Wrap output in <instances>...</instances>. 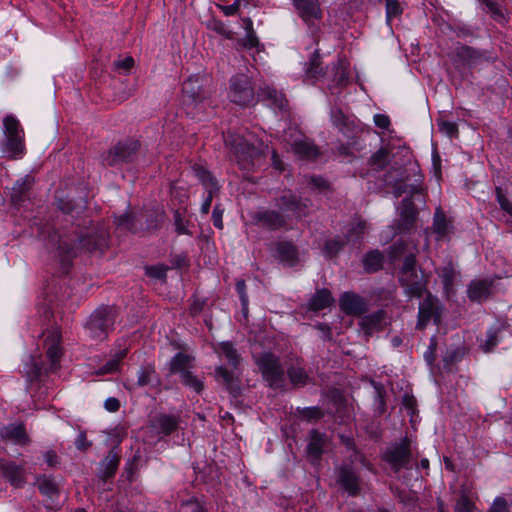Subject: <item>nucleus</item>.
Here are the masks:
<instances>
[{"instance_id": "1", "label": "nucleus", "mask_w": 512, "mask_h": 512, "mask_svg": "<svg viewBox=\"0 0 512 512\" xmlns=\"http://www.w3.org/2000/svg\"><path fill=\"white\" fill-rule=\"evenodd\" d=\"M275 206L280 212L262 209L253 213V223L263 229L276 231L288 227L292 218L299 220L308 212L307 204L299 201L291 192H285L277 198Z\"/></svg>"}, {"instance_id": "2", "label": "nucleus", "mask_w": 512, "mask_h": 512, "mask_svg": "<svg viewBox=\"0 0 512 512\" xmlns=\"http://www.w3.org/2000/svg\"><path fill=\"white\" fill-rule=\"evenodd\" d=\"M68 240L60 238L58 252L63 272H67L72 259L79 251L100 252L101 254L108 246V233L106 230L92 229L85 235L80 234L76 238Z\"/></svg>"}, {"instance_id": "3", "label": "nucleus", "mask_w": 512, "mask_h": 512, "mask_svg": "<svg viewBox=\"0 0 512 512\" xmlns=\"http://www.w3.org/2000/svg\"><path fill=\"white\" fill-rule=\"evenodd\" d=\"M118 311L114 306H101L89 317L85 324L87 336L94 341H104L114 329Z\"/></svg>"}, {"instance_id": "4", "label": "nucleus", "mask_w": 512, "mask_h": 512, "mask_svg": "<svg viewBox=\"0 0 512 512\" xmlns=\"http://www.w3.org/2000/svg\"><path fill=\"white\" fill-rule=\"evenodd\" d=\"M201 80L198 75H192L182 85V104L186 114L192 118L200 119V114L209 105Z\"/></svg>"}, {"instance_id": "5", "label": "nucleus", "mask_w": 512, "mask_h": 512, "mask_svg": "<svg viewBox=\"0 0 512 512\" xmlns=\"http://www.w3.org/2000/svg\"><path fill=\"white\" fill-rule=\"evenodd\" d=\"M226 145L237 162L239 168L250 171L255 163L262 157V151L254 142L241 135H229L225 139Z\"/></svg>"}, {"instance_id": "6", "label": "nucleus", "mask_w": 512, "mask_h": 512, "mask_svg": "<svg viewBox=\"0 0 512 512\" xmlns=\"http://www.w3.org/2000/svg\"><path fill=\"white\" fill-rule=\"evenodd\" d=\"M400 282L409 297L420 298L427 291V279L423 272H417L414 254L405 257L400 271Z\"/></svg>"}, {"instance_id": "7", "label": "nucleus", "mask_w": 512, "mask_h": 512, "mask_svg": "<svg viewBox=\"0 0 512 512\" xmlns=\"http://www.w3.org/2000/svg\"><path fill=\"white\" fill-rule=\"evenodd\" d=\"M3 133L5 135V152L13 159H21L26 152L25 134L19 120L14 115H7L3 119Z\"/></svg>"}, {"instance_id": "8", "label": "nucleus", "mask_w": 512, "mask_h": 512, "mask_svg": "<svg viewBox=\"0 0 512 512\" xmlns=\"http://www.w3.org/2000/svg\"><path fill=\"white\" fill-rule=\"evenodd\" d=\"M421 186L420 185H397L395 187V194L397 197L402 194H408L409 196L402 200V205L400 207V217L397 224V232L405 233L410 231L415 224V220L417 217V209L414 205V202L411 198L412 195L420 193Z\"/></svg>"}, {"instance_id": "9", "label": "nucleus", "mask_w": 512, "mask_h": 512, "mask_svg": "<svg viewBox=\"0 0 512 512\" xmlns=\"http://www.w3.org/2000/svg\"><path fill=\"white\" fill-rule=\"evenodd\" d=\"M62 354H31L24 366V373L33 382L49 372H55L60 367Z\"/></svg>"}, {"instance_id": "10", "label": "nucleus", "mask_w": 512, "mask_h": 512, "mask_svg": "<svg viewBox=\"0 0 512 512\" xmlns=\"http://www.w3.org/2000/svg\"><path fill=\"white\" fill-rule=\"evenodd\" d=\"M228 97L239 106H249L254 103L255 90L251 77L237 74L230 79Z\"/></svg>"}, {"instance_id": "11", "label": "nucleus", "mask_w": 512, "mask_h": 512, "mask_svg": "<svg viewBox=\"0 0 512 512\" xmlns=\"http://www.w3.org/2000/svg\"><path fill=\"white\" fill-rule=\"evenodd\" d=\"M291 4L303 23L314 33L319 30L324 11L320 0H290Z\"/></svg>"}, {"instance_id": "12", "label": "nucleus", "mask_w": 512, "mask_h": 512, "mask_svg": "<svg viewBox=\"0 0 512 512\" xmlns=\"http://www.w3.org/2000/svg\"><path fill=\"white\" fill-rule=\"evenodd\" d=\"M264 379L273 388H281L285 383L283 367L279 364L275 354H260L255 359Z\"/></svg>"}, {"instance_id": "13", "label": "nucleus", "mask_w": 512, "mask_h": 512, "mask_svg": "<svg viewBox=\"0 0 512 512\" xmlns=\"http://www.w3.org/2000/svg\"><path fill=\"white\" fill-rule=\"evenodd\" d=\"M36 347L41 352H63L65 347L61 328L56 324L43 328L37 337Z\"/></svg>"}, {"instance_id": "14", "label": "nucleus", "mask_w": 512, "mask_h": 512, "mask_svg": "<svg viewBox=\"0 0 512 512\" xmlns=\"http://www.w3.org/2000/svg\"><path fill=\"white\" fill-rule=\"evenodd\" d=\"M139 147V142L135 140L119 142L109 150L107 156L105 157V163L108 166H117L123 163L132 162Z\"/></svg>"}, {"instance_id": "15", "label": "nucleus", "mask_w": 512, "mask_h": 512, "mask_svg": "<svg viewBox=\"0 0 512 512\" xmlns=\"http://www.w3.org/2000/svg\"><path fill=\"white\" fill-rule=\"evenodd\" d=\"M383 459L392 467L395 472L405 468H409L411 460L410 441L404 438L398 445L389 449Z\"/></svg>"}, {"instance_id": "16", "label": "nucleus", "mask_w": 512, "mask_h": 512, "mask_svg": "<svg viewBox=\"0 0 512 512\" xmlns=\"http://www.w3.org/2000/svg\"><path fill=\"white\" fill-rule=\"evenodd\" d=\"M431 320L436 325L440 324L441 309L438 299L428 293L419 305L417 328L423 329Z\"/></svg>"}, {"instance_id": "17", "label": "nucleus", "mask_w": 512, "mask_h": 512, "mask_svg": "<svg viewBox=\"0 0 512 512\" xmlns=\"http://www.w3.org/2000/svg\"><path fill=\"white\" fill-rule=\"evenodd\" d=\"M339 307L347 315L359 316L368 309V302L354 292H344L339 299Z\"/></svg>"}, {"instance_id": "18", "label": "nucleus", "mask_w": 512, "mask_h": 512, "mask_svg": "<svg viewBox=\"0 0 512 512\" xmlns=\"http://www.w3.org/2000/svg\"><path fill=\"white\" fill-rule=\"evenodd\" d=\"M258 97L274 110L286 111L288 101L284 94L273 87L264 86L259 89Z\"/></svg>"}, {"instance_id": "19", "label": "nucleus", "mask_w": 512, "mask_h": 512, "mask_svg": "<svg viewBox=\"0 0 512 512\" xmlns=\"http://www.w3.org/2000/svg\"><path fill=\"white\" fill-rule=\"evenodd\" d=\"M285 141L291 145L293 152L303 160H313L318 155V149L307 138L300 133L297 134L293 142L285 138Z\"/></svg>"}, {"instance_id": "20", "label": "nucleus", "mask_w": 512, "mask_h": 512, "mask_svg": "<svg viewBox=\"0 0 512 512\" xmlns=\"http://www.w3.org/2000/svg\"><path fill=\"white\" fill-rule=\"evenodd\" d=\"M276 258L286 266L292 267L298 262V249L291 241H281L276 244Z\"/></svg>"}, {"instance_id": "21", "label": "nucleus", "mask_w": 512, "mask_h": 512, "mask_svg": "<svg viewBox=\"0 0 512 512\" xmlns=\"http://www.w3.org/2000/svg\"><path fill=\"white\" fill-rule=\"evenodd\" d=\"M386 324V313L383 310L362 317L360 327L365 335H372L383 330Z\"/></svg>"}, {"instance_id": "22", "label": "nucleus", "mask_w": 512, "mask_h": 512, "mask_svg": "<svg viewBox=\"0 0 512 512\" xmlns=\"http://www.w3.org/2000/svg\"><path fill=\"white\" fill-rule=\"evenodd\" d=\"M339 483L352 496L359 493V478L356 473L349 467H341L339 470Z\"/></svg>"}, {"instance_id": "23", "label": "nucleus", "mask_w": 512, "mask_h": 512, "mask_svg": "<svg viewBox=\"0 0 512 512\" xmlns=\"http://www.w3.org/2000/svg\"><path fill=\"white\" fill-rule=\"evenodd\" d=\"M1 436L3 439L9 440L18 445H26L30 439L27 435L24 425H9L1 430Z\"/></svg>"}, {"instance_id": "24", "label": "nucleus", "mask_w": 512, "mask_h": 512, "mask_svg": "<svg viewBox=\"0 0 512 512\" xmlns=\"http://www.w3.org/2000/svg\"><path fill=\"white\" fill-rule=\"evenodd\" d=\"M179 423L180 418L176 415L160 414L154 420V426L158 429V432L165 436L174 433L178 429Z\"/></svg>"}, {"instance_id": "25", "label": "nucleus", "mask_w": 512, "mask_h": 512, "mask_svg": "<svg viewBox=\"0 0 512 512\" xmlns=\"http://www.w3.org/2000/svg\"><path fill=\"white\" fill-rule=\"evenodd\" d=\"M457 54L470 66L477 65L482 61L492 60L491 56H486L481 51L465 45L458 48Z\"/></svg>"}, {"instance_id": "26", "label": "nucleus", "mask_w": 512, "mask_h": 512, "mask_svg": "<svg viewBox=\"0 0 512 512\" xmlns=\"http://www.w3.org/2000/svg\"><path fill=\"white\" fill-rule=\"evenodd\" d=\"M333 302L331 292L328 289H320L309 300L308 308L317 312L329 307Z\"/></svg>"}, {"instance_id": "27", "label": "nucleus", "mask_w": 512, "mask_h": 512, "mask_svg": "<svg viewBox=\"0 0 512 512\" xmlns=\"http://www.w3.org/2000/svg\"><path fill=\"white\" fill-rule=\"evenodd\" d=\"M436 273L442 281L446 296L450 297V295L454 292V280L456 275L452 263L449 262L445 266L438 268Z\"/></svg>"}, {"instance_id": "28", "label": "nucleus", "mask_w": 512, "mask_h": 512, "mask_svg": "<svg viewBox=\"0 0 512 512\" xmlns=\"http://www.w3.org/2000/svg\"><path fill=\"white\" fill-rule=\"evenodd\" d=\"M325 443V436L317 430H313L310 434V440L307 446L308 456L315 460L320 459Z\"/></svg>"}, {"instance_id": "29", "label": "nucleus", "mask_w": 512, "mask_h": 512, "mask_svg": "<svg viewBox=\"0 0 512 512\" xmlns=\"http://www.w3.org/2000/svg\"><path fill=\"white\" fill-rule=\"evenodd\" d=\"M491 284L486 280H474L468 287V297L472 301H482L486 299L490 293Z\"/></svg>"}, {"instance_id": "30", "label": "nucleus", "mask_w": 512, "mask_h": 512, "mask_svg": "<svg viewBox=\"0 0 512 512\" xmlns=\"http://www.w3.org/2000/svg\"><path fill=\"white\" fill-rule=\"evenodd\" d=\"M216 377L231 393L236 394L239 392V381L235 377L234 372L220 366L216 369Z\"/></svg>"}, {"instance_id": "31", "label": "nucleus", "mask_w": 512, "mask_h": 512, "mask_svg": "<svg viewBox=\"0 0 512 512\" xmlns=\"http://www.w3.org/2000/svg\"><path fill=\"white\" fill-rule=\"evenodd\" d=\"M194 358L190 354H176L170 365L172 373H178L183 376L184 373L190 371Z\"/></svg>"}, {"instance_id": "32", "label": "nucleus", "mask_w": 512, "mask_h": 512, "mask_svg": "<svg viewBox=\"0 0 512 512\" xmlns=\"http://www.w3.org/2000/svg\"><path fill=\"white\" fill-rule=\"evenodd\" d=\"M433 230L437 235V240H442L448 236L450 223L446 219L441 208H437L434 214Z\"/></svg>"}, {"instance_id": "33", "label": "nucleus", "mask_w": 512, "mask_h": 512, "mask_svg": "<svg viewBox=\"0 0 512 512\" xmlns=\"http://www.w3.org/2000/svg\"><path fill=\"white\" fill-rule=\"evenodd\" d=\"M384 256L378 250H372L363 257V267L369 273L377 272L383 266Z\"/></svg>"}, {"instance_id": "34", "label": "nucleus", "mask_w": 512, "mask_h": 512, "mask_svg": "<svg viewBox=\"0 0 512 512\" xmlns=\"http://www.w3.org/2000/svg\"><path fill=\"white\" fill-rule=\"evenodd\" d=\"M192 170L204 189L219 187L217 180L203 165L196 163L192 166Z\"/></svg>"}, {"instance_id": "35", "label": "nucleus", "mask_w": 512, "mask_h": 512, "mask_svg": "<svg viewBox=\"0 0 512 512\" xmlns=\"http://www.w3.org/2000/svg\"><path fill=\"white\" fill-rule=\"evenodd\" d=\"M366 230V223L364 221H354L349 224V227L345 234V240L347 243L360 242Z\"/></svg>"}, {"instance_id": "36", "label": "nucleus", "mask_w": 512, "mask_h": 512, "mask_svg": "<svg viewBox=\"0 0 512 512\" xmlns=\"http://www.w3.org/2000/svg\"><path fill=\"white\" fill-rule=\"evenodd\" d=\"M143 218L142 214L125 213L115 218L117 227L136 232V223Z\"/></svg>"}, {"instance_id": "37", "label": "nucleus", "mask_w": 512, "mask_h": 512, "mask_svg": "<svg viewBox=\"0 0 512 512\" xmlns=\"http://www.w3.org/2000/svg\"><path fill=\"white\" fill-rule=\"evenodd\" d=\"M1 468L5 474V476L10 480L12 485L19 487L23 482L22 468L12 464L7 463L1 465Z\"/></svg>"}, {"instance_id": "38", "label": "nucleus", "mask_w": 512, "mask_h": 512, "mask_svg": "<svg viewBox=\"0 0 512 512\" xmlns=\"http://www.w3.org/2000/svg\"><path fill=\"white\" fill-rule=\"evenodd\" d=\"M345 244L348 243L346 240L340 239V237L326 240L323 247L324 256L329 259L335 257L343 249Z\"/></svg>"}, {"instance_id": "39", "label": "nucleus", "mask_w": 512, "mask_h": 512, "mask_svg": "<svg viewBox=\"0 0 512 512\" xmlns=\"http://www.w3.org/2000/svg\"><path fill=\"white\" fill-rule=\"evenodd\" d=\"M120 463V457L113 452H110L109 455L105 459V470L103 473V478L105 480H108L112 478L119 466Z\"/></svg>"}, {"instance_id": "40", "label": "nucleus", "mask_w": 512, "mask_h": 512, "mask_svg": "<svg viewBox=\"0 0 512 512\" xmlns=\"http://www.w3.org/2000/svg\"><path fill=\"white\" fill-rule=\"evenodd\" d=\"M386 2V22L391 25L394 18H398L403 13V8L398 0H385Z\"/></svg>"}, {"instance_id": "41", "label": "nucleus", "mask_w": 512, "mask_h": 512, "mask_svg": "<svg viewBox=\"0 0 512 512\" xmlns=\"http://www.w3.org/2000/svg\"><path fill=\"white\" fill-rule=\"evenodd\" d=\"M307 77L313 78L315 80L319 79L323 76L324 71L321 67L320 57L318 54H315L309 62V66L306 70Z\"/></svg>"}, {"instance_id": "42", "label": "nucleus", "mask_w": 512, "mask_h": 512, "mask_svg": "<svg viewBox=\"0 0 512 512\" xmlns=\"http://www.w3.org/2000/svg\"><path fill=\"white\" fill-rule=\"evenodd\" d=\"M288 376L290 378V381L294 384V385H305L307 383V379H308V375L307 373L304 371V369L302 367H290L288 369Z\"/></svg>"}, {"instance_id": "43", "label": "nucleus", "mask_w": 512, "mask_h": 512, "mask_svg": "<svg viewBox=\"0 0 512 512\" xmlns=\"http://www.w3.org/2000/svg\"><path fill=\"white\" fill-rule=\"evenodd\" d=\"M155 376H156V370H155L154 365L148 364V365L142 367L139 371L138 385L139 386L148 385L150 382H152V380L155 378Z\"/></svg>"}, {"instance_id": "44", "label": "nucleus", "mask_w": 512, "mask_h": 512, "mask_svg": "<svg viewBox=\"0 0 512 512\" xmlns=\"http://www.w3.org/2000/svg\"><path fill=\"white\" fill-rule=\"evenodd\" d=\"M501 332L496 329H490L487 332V337L484 343L481 345L482 349L485 352H490L494 348H496L500 338H501Z\"/></svg>"}, {"instance_id": "45", "label": "nucleus", "mask_w": 512, "mask_h": 512, "mask_svg": "<svg viewBox=\"0 0 512 512\" xmlns=\"http://www.w3.org/2000/svg\"><path fill=\"white\" fill-rule=\"evenodd\" d=\"M181 381L184 385L192 388L197 393L203 390V382L194 376L191 371L184 373V375L181 376Z\"/></svg>"}, {"instance_id": "46", "label": "nucleus", "mask_w": 512, "mask_h": 512, "mask_svg": "<svg viewBox=\"0 0 512 512\" xmlns=\"http://www.w3.org/2000/svg\"><path fill=\"white\" fill-rule=\"evenodd\" d=\"M38 488L44 495L53 496L57 494V486L53 480L43 477L38 479Z\"/></svg>"}, {"instance_id": "47", "label": "nucleus", "mask_w": 512, "mask_h": 512, "mask_svg": "<svg viewBox=\"0 0 512 512\" xmlns=\"http://www.w3.org/2000/svg\"><path fill=\"white\" fill-rule=\"evenodd\" d=\"M141 335L138 333H134L128 340H123V344L119 343L118 350L116 352H128L129 350L134 349L137 352L138 347L136 345L139 342Z\"/></svg>"}, {"instance_id": "48", "label": "nucleus", "mask_w": 512, "mask_h": 512, "mask_svg": "<svg viewBox=\"0 0 512 512\" xmlns=\"http://www.w3.org/2000/svg\"><path fill=\"white\" fill-rule=\"evenodd\" d=\"M208 27L215 31L217 34L224 36L227 39H231L233 36L232 31L226 26V24L220 20H213Z\"/></svg>"}, {"instance_id": "49", "label": "nucleus", "mask_w": 512, "mask_h": 512, "mask_svg": "<svg viewBox=\"0 0 512 512\" xmlns=\"http://www.w3.org/2000/svg\"><path fill=\"white\" fill-rule=\"evenodd\" d=\"M168 267L165 265H153L146 267V274L155 279H165Z\"/></svg>"}, {"instance_id": "50", "label": "nucleus", "mask_w": 512, "mask_h": 512, "mask_svg": "<svg viewBox=\"0 0 512 512\" xmlns=\"http://www.w3.org/2000/svg\"><path fill=\"white\" fill-rule=\"evenodd\" d=\"M299 416L306 420H318L323 416L321 410L317 407H307L298 410Z\"/></svg>"}, {"instance_id": "51", "label": "nucleus", "mask_w": 512, "mask_h": 512, "mask_svg": "<svg viewBox=\"0 0 512 512\" xmlns=\"http://www.w3.org/2000/svg\"><path fill=\"white\" fill-rule=\"evenodd\" d=\"M174 225L178 235H190L187 223L178 210L174 213Z\"/></svg>"}, {"instance_id": "52", "label": "nucleus", "mask_w": 512, "mask_h": 512, "mask_svg": "<svg viewBox=\"0 0 512 512\" xmlns=\"http://www.w3.org/2000/svg\"><path fill=\"white\" fill-rule=\"evenodd\" d=\"M240 43L246 49L257 48L260 44L255 31L246 32Z\"/></svg>"}, {"instance_id": "53", "label": "nucleus", "mask_w": 512, "mask_h": 512, "mask_svg": "<svg viewBox=\"0 0 512 512\" xmlns=\"http://www.w3.org/2000/svg\"><path fill=\"white\" fill-rule=\"evenodd\" d=\"M124 354H120V357H117L113 360L107 362L99 371V374H110L119 370Z\"/></svg>"}, {"instance_id": "54", "label": "nucleus", "mask_w": 512, "mask_h": 512, "mask_svg": "<svg viewBox=\"0 0 512 512\" xmlns=\"http://www.w3.org/2000/svg\"><path fill=\"white\" fill-rule=\"evenodd\" d=\"M486 6L488 8V10L492 13L493 15V18L500 22V23H505L507 22V19L503 13V11L501 10V8L498 6L497 3L493 2V1H490V0H487L486 1Z\"/></svg>"}, {"instance_id": "55", "label": "nucleus", "mask_w": 512, "mask_h": 512, "mask_svg": "<svg viewBox=\"0 0 512 512\" xmlns=\"http://www.w3.org/2000/svg\"><path fill=\"white\" fill-rule=\"evenodd\" d=\"M26 191V183L25 181L17 182L13 187V192L11 194V200L14 204L18 205L23 200V194Z\"/></svg>"}, {"instance_id": "56", "label": "nucleus", "mask_w": 512, "mask_h": 512, "mask_svg": "<svg viewBox=\"0 0 512 512\" xmlns=\"http://www.w3.org/2000/svg\"><path fill=\"white\" fill-rule=\"evenodd\" d=\"M474 508L475 505L470 498L463 495L457 501L455 512H473Z\"/></svg>"}, {"instance_id": "57", "label": "nucleus", "mask_w": 512, "mask_h": 512, "mask_svg": "<svg viewBox=\"0 0 512 512\" xmlns=\"http://www.w3.org/2000/svg\"><path fill=\"white\" fill-rule=\"evenodd\" d=\"M496 196L501 209L512 217V202L502 193L501 188H496Z\"/></svg>"}, {"instance_id": "58", "label": "nucleus", "mask_w": 512, "mask_h": 512, "mask_svg": "<svg viewBox=\"0 0 512 512\" xmlns=\"http://www.w3.org/2000/svg\"><path fill=\"white\" fill-rule=\"evenodd\" d=\"M205 190L207 192V196H206V198L204 199V201H203V203L201 205V212L203 214H208V212L210 210V207H211V203H212L213 197L218 193L219 187L208 188V189H205Z\"/></svg>"}, {"instance_id": "59", "label": "nucleus", "mask_w": 512, "mask_h": 512, "mask_svg": "<svg viewBox=\"0 0 512 512\" xmlns=\"http://www.w3.org/2000/svg\"><path fill=\"white\" fill-rule=\"evenodd\" d=\"M243 0H234L230 5H220L219 8L227 17L238 14Z\"/></svg>"}, {"instance_id": "60", "label": "nucleus", "mask_w": 512, "mask_h": 512, "mask_svg": "<svg viewBox=\"0 0 512 512\" xmlns=\"http://www.w3.org/2000/svg\"><path fill=\"white\" fill-rule=\"evenodd\" d=\"M489 512H510L506 499L503 497H496L489 509Z\"/></svg>"}, {"instance_id": "61", "label": "nucleus", "mask_w": 512, "mask_h": 512, "mask_svg": "<svg viewBox=\"0 0 512 512\" xmlns=\"http://www.w3.org/2000/svg\"><path fill=\"white\" fill-rule=\"evenodd\" d=\"M331 121L340 130L345 126L346 117L340 109L331 110Z\"/></svg>"}, {"instance_id": "62", "label": "nucleus", "mask_w": 512, "mask_h": 512, "mask_svg": "<svg viewBox=\"0 0 512 512\" xmlns=\"http://www.w3.org/2000/svg\"><path fill=\"white\" fill-rule=\"evenodd\" d=\"M236 290L240 296L243 309L247 310L248 309V296L246 294V283L244 280L237 281Z\"/></svg>"}, {"instance_id": "63", "label": "nucleus", "mask_w": 512, "mask_h": 512, "mask_svg": "<svg viewBox=\"0 0 512 512\" xmlns=\"http://www.w3.org/2000/svg\"><path fill=\"white\" fill-rule=\"evenodd\" d=\"M134 64H135V61H134L133 57L127 56L124 59L116 61L115 67L118 70H123L124 73L127 74L133 68Z\"/></svg>"}, {"instance_id": "64", "label": "nucleus", "mask_w": 512, "mask_h": 512, "mask_svg": "<svg viewBox=\"0 0 512 512\" xmlns=\"http://www.w3.org/2000/svg\"><path fill=\"white\" fill-rule=\"evenodd\" d=\"M373 119L374 124L382 130H388L391 125L390 118L386 114H375Z\"/></svg>"}]
</instances>
